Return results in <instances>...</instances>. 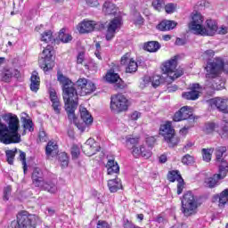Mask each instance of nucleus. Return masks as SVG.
<instances>
[{
    "label": "nucleus",
    "mask_w": 228,
    "mask_h": 228,
    "mask_svg": "<svg viewBox=\"0 0 228 228\" xmlns=\"http://www.w3.org/2000/svg\"><path fill=\"white\" fill-rule=\"evenodd\" d=\"M4 120L6 124L3 123L0 119V142L4 145H10L11 143H20V134H19V128L20 127L19 118L17 115L12 113L6 114L4 117Z\"/></svg>",
    "instance_id": "1"
},
{
    "label": "nucleus",
    "mask_w": 228,
    "mask_h": 228,
    "mask_svg": "<svg viewBox=\"0 0 228 228\" xmlns=\"http://www.w3.org/2000/svg\"><path fill=\"white\" fill-rule=\"evenodd\" d=\"M204 23V16L200 12H195L192 15V20L189 24V28L195 35H200L201 37H213L218 29L216 21L213 20H208L206 21L207 28L202 25Z\"/></svg>",
    "instance_id": "2"
},
{
    "label": "nucleus",
    "mask_w": 228,
    "mask_h": 228,
    "mask_svg": "<svg viewBox=\"0 0 228 228\" xmlns=\"http://www.w3.org/2000/svg\"><path fill=\"white\" fill-rule=\"evenodd\" d=\"M42 220L37 215H29L28 211H21L17 216V221H12L9 228H28L40 225Z\"/></svg>",
    "instance_id": "3"
},
{
    "label": "nucleus",
    "mask_w": 228,
    "mask_h": 228,
    "mask_svg": "<svg viewBox=\"0 0 228 228\" xmlns=\"http://www.w3.org/2000/svg\"><path fill=\"white\" fill-rule=\"evenodd\" d=\"M162 72L167 74L165 77L166 83H172L184 74V69L183 68L177 69V56H174L162 64Z\"/></svg>",
    "instance_id": "4"
},
{
    "label": "nucleus",
    "mask_w": 228,
    "mask_h": 228,
    "mask_svg": "<svg viewBox=\"0 0 228 228\" xmlns=\"http://www.w3.org/2000/svg\"><path fill=\"white\" fill-rule=\"evenodd\" d=\"M159 134L163 136L168 147H175L179 144L180 140L175 134V130L172 127V123L167 122L160 125Z\"/></svg>",
    "instance_id": "5"
},
{
    "label": "nucleus",
    "mask_w": 228,
    "mask_h": 228,
    "mask_svg": "<svg viewBox=\"0 0 228 228\" xmlns=\"http://www.w3.org/2000/svg\"><path fill=\"white\" fill-rule=\"evenodd\" d=\"M57 80L59 81V83H61V85H62L63 100H68L70 98L76 99L77 97V91L76 90L72 80L69 79L61 73H58Z\"/></svg>",
    "instance_id": "6"
},
{
    "label": "nucleus",
    "mask_w": 228,
    "mask_h": 228,
    "mask_svg": "<svg viewBox=\"0 0 228 228\" xmlns=\"http://www.w3.org/2000/svg\"><path fill=\"white\" fill-rule=\"evenodd\" d=\"M57 80L59 81V83H61V85H62L63 100H68L70 98L76 99L77 97V91L76 90L72 80L69 79L61 73H58Z\"/></svg>",
    "instance_id": "7"
},
{
    "label": "nucleus",
    "mask_w": 228,
    "mask_h": 228,
    "mask_svg": "<svg viewBox=\"0 0 228 228\" xmlns=\"http://www.w3.org/2000/svg\"><path fill=\"white\" fill-rule=\"evenodd\" d=\"M206 70L208 77H216L223 70L228 74V64L224 61L223 58L216 57L207 64Z\"/></svg>",
    "instance_id": "8"
},
{
    "label": "nucleus",
    "mask_w": 228,
    "mask_h": 228,
    "mask_svg": "<svg viewBox=\"0 0 228 228\" xmlns=\"http://www.w3.org/2000/svg\"><path fill=\"white\" fill-rule=\"evenodd\" d=\"M182 211L184 216H191L197 213V200L191 191H187L182 199Z\"/></svg>",
    "instance_id": "9"
},
{
    "label": "nucleus",
    "mask_w": 228,
    "mask_h": 228,
    "mask_svg": "<svg viewBox=\"0 0 228 228\" xmlns=\"http://www.w3.org/2000/svg\"><path fill=\"white\" fill-rule=\"evenodd\" d=\"M129 100L122 94L111 96L110 110L116 111V113H122V111H127L130 106Z\"/></svg>",
    "instance_id": "10"
},
{
    "label": "nucleus",
    "mask_w": 228,
    "mask_h": 228,
    "mask_svg": "<svg viewBox=\"0 0 228 228\" xmlns=\"http://www.w3.org/2000/svg\"><path fill=\"white\" fill-rule=\"evenodd\" d=\"M77 100L78 96L77 98H69L68 100H64L65 104V110L68 113V118L69 122L76 124L77 122V118H76V114L74 112L76 111V108H77Z\"/></svg>",
    "instance_id": "11"
},
{
    "label": "nucleus",
    "mask_w": 228,
    "mask_h": 228,
    "mask_svg": "<svg viewBox=\"0 0 228 228\" xmlns=\"http://www.w3.org/2000/svg\"><path fill=\"white\" fill-rule=\"evenodd\" d=\"M53 60V46L47 45L40 54L38 63L45 72L49 70V62Z\"/></svg>",
    "instance_id": "12"
},
{
    "label": "nucleus",
    "mask_w": 228,
    "mask_h": 228,
    "mask_svg": "<svg viewBox=\"0 0 228 228\" xmlns=\"http://www.w3.org/2000/svg\"><path fill=\"white\" fill-rule=\"evenodd\" d=\"M105 79L108 83L114 84L115 90H122L126 86V84L122 81L120 76L115 73L114 70L107 72Z\"/></svg>",
    "instance_id": "13"
},
{
    "label": "nucleus",
    "mask_w": 228,
    "mask_h": 228,
    "mask_svg": "<svg viewBox=\"0 0 228 228\" xmlns=\"http://www.w3.org/2000/svg\"><path fill=\"white\" fill-rule=\"evenodd\" d=\"M167 179L170 183H175L177 181V194L181 195L183 190H184V180L178 170L170 171L167 175Z\"/></svg>",
    "instance_id": "14"
},
{
    "label": "nucleus",
    "mask_w": 228,
    "mask_h": 228,
    "mask_svg": "<svg viewBox=\"0 0 228 228\" xmlns=\"http://www.w3.org/2000/svg\"><path fill=\"white\" fill-rule=\"evenodd\" d=\"M122 20L120 18H115L110 20V22L107 26V34L106 40L110 41L115 37V33H117V29H120V26H122Z\"/></svg>",
    "instance_id": "15"
},
{
    "label": "nucleus",
    "mask_w": 228,
    "mask_h": 228,
    "mask_svg": "<svg viewBox=\"0 0 228 228\" xmlns=\"http://www.w3.org/2000/svg\"><path fill=\"white\" fill-rule=\"evenodd\" d=\"M202 87H200V84H192L191 86V90L188 92H184L182 94V97L186 99V101H197L200 96V91Z\"/></svg>",
    "instance_id": "16"
},
{
    "label": "nucleus",
    "mask_w": 228,
    "mask_h": 228,
    "mask_svg": "<svg viewBox=\"0 0 228 228\" xmlns=\"http://www.w3.org/2000/svg\"><path fill=\"white\" fill-rule=\"evenodd\" d=\"M82 151H84L86 156H94V154L101 151V147L94 139L89 138L82 147Z\"/></svg>",
    "instance_id": "17"
},
{
    "label": "nucleus",
    "mask_w": 228,
    "mask_h": 228,
    "mask_svg": "<svg viewBox=\"0 0 228 228\" xmlns=\"http://www.w3.org/2000/svg\"><path fill=\"white\" fill-rule=\"evenodd\" d=\"M188 118L191 120L193 114L190 110V107L183 106L174 115L173 120L175 122H181L182 120H188Z\"/></svg>",
    "instance_id": "18"
},
{
    "label": "nucleus",
    "mask_w": 228,
    "mask_h": 228,
    "mask_svg": "<svg viewBox=\"0 0 228 228\" xmlns=\"http://www.w3.org/2000/svg\"><path fill=\"white\" fill-rule=\"evenodd\" d=\"M129 53H126L123 57H121V65H127L126 69V72L128 74H133L138 70V63L134 61V60L129 57Z\"/></svg>",
    "instance_id": "19"
},
{
    "label": "nucleus",
    "mask_w": 228,
    "mask_h": 228,
    "mask_svg": "<svg viewBox=\"0 0 228 228\" xmlns=\"http://www.w3.org/2000/svg\"><path fill=\"white\" fill-rule=\"evenodd\" d=\"M132 154L134 158H145V159H149L152 156V151L151 148L145 145H142L141 147H133Z\"/></svg>",
    "instance_id": "20"
},
{
    "label": "nucleus",
    "mask_w": 228,
    "mask_h": 228,
    "mask_svg": "<svg viewBox=\"0 0 228 228\" xmlns=\"http://www.w3.org/2000/svg\"><path fill=\"white\" fill-rule=\"evenodd\" d=\"M97 24L94 20H84L81 23L78 24V31L79 33H92L94 29L97 28Z\"/></svg>",
    "instance_id": "21"
},
{
    "label": "nucleus",
    "mask_w": 228,
    "mask_h": 228,
    "mask_svg": "<svg viewBox=\"0 0 228 228\" xmlns=\"http://www.w3.org/2000/svg\"><path fill=\"white\" fill-rule=\"evenodd\" d=\"M50 101L52 102V108L56 115H60L61 113V102H60V98H58V94L56 91H50Z\"/></svg>",
    "instance_id": "22"
},
{
    "label": "nucleus",
    "mask_w": 228,
    "mask_h": 228,
    "mask_svg": "<svg viewBox=\"0 0 228 228\" xmlns=\"http://www.w3.org/2000/svg\"><path fill=\"white\" fill-rule=\"evenodd\" d=\"M211 104L219 111H223V113H228V99L215 98L211 100Z\"/></svg>",
    "instance_id": "23"
},
{
    "label": "nucleus",
    "mask_w": 228,
    "mask_h": 228,
    "mask_svg": "<svg viewBox=\"0 0 228 228\" xmlns=\"http://www.w3.org/2000/svg\"><path fill=\"white\" fill-rule=\"evenodd\" d=\"M20 76L21 74H20V71H19V69H10L5 70L2 74V81H4V83H10V81H12V77L20 79Z\"/></svg>",
    "instance_id": "24"
},
{
    "label": "nucleus",
    "mask_w": 228,
    "mask_h": 228,
    "mask_svg": "<svg viewBox=\"0 0 228 228\" xmlns=\"http://www.w3.org/2000/svg\"><path fill=\"white\" fill-rule=\"evenodd\" d=\"M33 184L37 188H40L44 184V174L42 169L36 167L32 173Z\"/></svg>",
    "instance_id": "25"
},
{
    "label": "nucleus",
    "mask_w": 228,
    "mask_h": 228,
    "mask_svg": "<svg viewBox=\"0 0 228 228\" xmlns=\"http://www.w3.org/2000/svg\"><path fill=\"white\" fill-rule=\"evenodd\" d=\"M213 202H219V208H224L228 202V189H224L220 194L215 195Z\"/></svg>",
    "instance_id": "26"
},
{
    "label": "nucleus",
    "mask_w": 228,
    "mask_h": 228,
    "mask_svg": "<svg viewBox=\"0 0 228 228\" xmlns=\"http://www.w3.org/2000/svg\"><path fill=\"white\" fill-rule=\"evenodd\" d=\"M39 188H43L45 191H48V193H52L53 195L58 193V186L56 185V183L53 181L43 182Z\"/></svg>",
    "instance_id": "27"
},
{
    "label": "nucleus",
    "mask_w": 228,
    "mask_h": 228,
    "mask_svg": "<svg viewBox=\"0 0 228 228\" xmlns=\"http://www.w3.org/2000/svg\"><path fill=\"white\" fill-rule=\"evenodd\" d=\"M40 89V77H38V73L37 71H33L30 77V90L32 92H38Z\"/></svg>",
    "instance_id": "28"
},
{
    "label": "nucleus",
    "mask_w": 228,
    "mask_h": 228,
    "mask_svg": "<svg viewBox=\"0 0 228 228\" xmlns=\"http://www.w3.org/2000/svg\"><path fill=\"white\" fill-rule=\"evenodd\" d=\"M175 26H177V22L174 21V20H163L161 21L158 26V29H159V31H170V29H174V28H175Z\"/></svg>",
    "instance_id": "29"
},
{
    "label": "nucleus",
    "mask_w": 228,
    "mask_h": 228,
    "mask_svg": "<svg viewBox=\"0 0 228 228\" xmlns=\"http://www.w3.org/2000/svg\"><path fill=\"white\" fill-rule=\"evenodd\" d=\"M221 164L219 165V174L216 175L217 179H225L228 174V162L225 159H221Z\"/></svg>",
    "instance_id": "30"
},
{
    "label": "nucleus",
    "mask_w": 228,
    "mask_h": 228,
    "mask_svg": "<svg viewBox=\"0 0 228 228\" xmlns=\"http://www.w3.org/2000/svg\"><path fill=\"white\" fill-rule=\"evenodd\" d=\"M106 167L109 175L120 172V167H118V163L115 162V159H109Z\"/></svg>",
    "instance_id": "31"
},
{
    "label": "nucleus",
    "mask_w": 228,
    "mask_h": 228,
    "mask_svg": "<svg viewBox=\"0 0 228 228\" xmlns=\"http://www.w3.org/2000/svg\"><path fill=\"white\" fill-rule=\"evenodd\" d=\"M79 111L80 117L85 124H92V122H94V118H92V115L88 112L86 108L80 106Z\"/></svg>",
    "instance_id": "32"
},
{
    "label": "nucleus",
    "mask_w": 228,
    "mask_h": 228,
    "mask_svg": "<svg viewBox=\"0 0 228 228\" xmlns=\"http://www.w3.org/2000/svg\"><path fill=\"white\" fill-rule=\"evenodd\" d=\"M108 186L111 193H116V191H118V190L122 188V183H120V179L116 178V179L109 180Z\"/></svg>",
    "instance_id": "33"
},
{
    "label": "nucleus",
    "mask_w": 228,
    "mask_h": 228,
    "mask_svg": "<svg viewBox=\"0 0 228 228\" xmlns=\"http://www.w3.org/2000/svg\"><path fill=\"white\" fill-rule=\"evenodd\" d=\"M160 48L161 45L158 41H150L144 45V49L148 53H158Z\"/></svg>",
    "instance_id": "34"
},
{
    "label": "nucleus",
    "mask_w": 228,
    "mask_h": 228,
    "mask_svg": "<svg viewBox=\"0 0 228 228\" xmlns=\"http://www.w3.org/2000/svg\"><path fill=\"white\" fill-rule=\"evenodd\" d=\"M102 10L106 15H115V13H117V6L110 1L104 3Z\"/></svg>",
    "instance_id": "35"
},
{
    "label": "nucleus",
    "mask_w": 228,
    "mask_h": 228,
    "mask_svg": "<svg viewBox=\"0 0 228 228\" xmlns=\"http://www.w3.org/2000/svg\"><path fill=\"white\" fill-rule=\"evenodd\" d=\"M45 152L47 156H57L58 155V145L53 142H48Z\"/></svg>",
    "instance_id": "36"
},
{
    "label": "nucleus",
    "mask_w": 228,
    "mask_h": 228,
    "mask_svg": "<svg viewBox=\"0 0 228 228\" xmlns=\"http://www.w3.org/2000/svg\"><path fill=\"white\" fill-rule=\"evenodd\" d=\"M97 90V87L95 86V84L94 82L87 80V83L86 84V86L83 88L81 92V95H88V94H94Z\"/></svg>",
    "instance_id": "37"
},
{
    "label": "nucleus",
    "mask_w": 228,
    "mask_h": 228,
    "mask_svg": "<svg viewBox=\"0 0 228 228\" xmlns=\"http://www.w3.org/2000/svg\"><path fill=\"white\" fill-rule=\"evenodd\" d=\"M66 29L62 28L59 32V40L62 42V44H69V42H72V36L69 33L65 32Z\"/></svg>",
    "instance_id": "38"
},
{
    "label": "nucleus",
    "mask_w": 228,
    "mask_h": 228,
    "mask_svg": "<svg viewBox=\"0 0 228 228\" xmlns=\"http://www.w3.org/2000/svg\"><path fill=\"white\" fill-rule=\"evenodd\" d=\"M22 127L24 128L22 134H26V131H29L30 133H32V131H35V128L33 127V121L31 119L22 118Z\"/></svg>",
    "instance_id": "39"
},
{
    "label": "nucleus",
    "mask_w": 228,
    "mask_h": 228,
    "mask_svg": "<svg viewBox=\"0 0 228 228\" xmlns=\"http://www.w3.org/2000/svg\"><path fill=\"white\" fill-rule=\"evenodd\" d=\"M145 79L146 81H151L154 88H156L157 86H159L161 83H163V78L159 75H155L151 77H146Z\"/></svg>",
    "instance_id": "40"
},
{
    "label": "nucleus",
    "mask_w": 228,
    "mask_h": 228,
    "mask_svg": "<svg viewBox=\"0 0 228 228\" xmlns=\"http://www.w3.org/2000/svg\"><path fill=\"white\" fill-rule=\"evenodd\" d=\"M218 181H220V178L216 177V175H214L213 177L205 180V186L207 188H215V186L218 185Z\"/></svg>",
    "instance_id": "41"
},
{
    "label": "nucleus",
    "mask_w": 228,
    "mask_h": 228,
    "mask_svg": "<svg viewBox=\"0 0 228 228\" xmlns=\"http://www.w3.org/2000/svg\"><path fill=\"white\" fill-rule=\"evenodd\" d=\"M225 152H227V147H225V146H219V147L216 148V161L222 162V159H224L223 158H224V154H225Z\"/></svg>",
    "instance_id": "42"
},
{
    "label": "nucleus",
    "mask_w": 228,
    "mask_h": 228,
    "mask_svg": "<svg viewBox=\"0 0 228 228\" xmlns=\"http://www.w3.org/2000/svg\"><path fill=\"white\" fill-rule=\"evenodd\" d=\"M41 40L45 44H49V42H53L54 38L53 37V32L51 30H46L43 34H41Z\"/></svg>",
    "instance_id": "43"
},
{
    "label": "nucleus",
    "mask_w": 228,
    "mask_h": 228,
    "mask_svg": "<svg viewBox=\"0 0 228 228\" xmlns=\"http://www.w3.org/2000/svg\"><path fill=\"white\" fill-rule=\"evenodd\" d=\"M15 154H17V149L15 151L9 150L5 151V156L7 158V163L9 165H12L13 159H15Z\"/></svg>",
    "instance_id": "44"
},
{
    "label": "nucleus",
    "mask_w": 228,
    "mask_h": 228,
    "mask_svg": "<svg viewBox=\"0 0 228 228\" xmlns=\"http://www.w3.org/2000/svg\"><path fill=\"white\" fill-rule=\"evenodd\" d=\"M216 129H218V124H216V123H207L205 125V132L208 134H210V133L216 131Z\"/></svg>",
    "instance_id": "45"
},
{
    "label": "nucleus",
    "mask_w": 228,
    "mask_h": 228,
    "mask_svg": "<svg viewBox=\"0 0 228 228\" xmlns=\"http://www.w3.org/2000/svg\"><path fill=\"white\" fill-rule=\"evenodd\" d=\"M201 152L204 161L209 163V161H211V152H213V151L211 149H202Z\"/></svg>",
    "instance_id": "46"
},
{
    "label": "nucleus",
    "mask_w": 228,
    "mask_h": 228,
    "mask_svg": "<svg viewBox=\"0 0 228 228\" xmlns=\"http://www.w3.org/2000/svg\"><path fill=\"white\" fill-rule=\"evenodd\" d=\"M164 5L165 3L163 2V0H152V6L154 10H157V12H161Z\"/></svg>",
    "instance_id": "47"
},
{
    "label": "nucleus",
    "mask_w": 228,
    "mask_h": 228,
    "mask_svg": "<svg viewBox=\"0 0 228 228\" xmlns=\"http://www.w3.org/2000/svg\"><path fill=\"white\" fill-rule=\"evenodd\" d=\"M59 159L61 161V167H63L64 168L66 167H69V157L66 153H61L59 157Z\"/></svg>",
    "instance_id": "48"
},
{
    "label": "nucleus",
    "mask_w": 228,
    "mask_h": 228,
    "mask_svg": "<svg viewBox=\"0 0 228 228\" xmlns=\"http://www.w3.org/2000/svg\"><path fill=\"white\" fill-rule=\"evenodd\" d=\"M194 161L195 160H194L193 157H191L190 154H186L182 159V163L183 165H192V163H194Z\"/></svg>",
    "instance_id": "49"
},
{
    "label": "nucleus",
    "mask_w": 228,
    "mask_h": 228,
    "mask_svg": "<svg viewBox=\"0 0 228 228\" xmlns=\"http://www.w3.org/2000/svg\"><path fill=\"white\" fill-rule=\"evenodd\" d=\"M20 159L23 165V172L26 174V170H28V166L26 165V152L20 151Z\"/></svg>",
    "instance_id": "50"
},
{
    "label": "nucleus",
    "mask_w": 228,
    "mask_h": 228,
    "mask_svg": "<svg viewBox=\"0 0 228 228\" xmlns=\"http://www.w3.org/2000/svg\"><path fill=\"white\" fill-rule=\"evenodd\" d=\"M12 195V186L7 185L4 188V200H9Z\"/></svg>",
    "instance_id": "51"
},
{
    "label": "nucleus",
    "mask_w": 228,
    "mask_h": 228,
    "mask_svg": "<svg viewBox=\"0 0 228 228\" xmlns=\"http://www.w3.org/2000/svg\"><path fill=\"white\" fill-rule=\"evenodd\" d=\"M79 154H81V152L79 151V147H77V145H73L71 148L72 158L74 159H77V158H79Z\"/></svg>",
    "instance_id": "52"
},
{
    "label": "nucleus",
    "mask_w": 228,
    "mask_h": 228,
    "mask_svg": "<svg viewBox=\"0 0 228 228\" xmlns=\"http://www.w3.org/2000/svg\"><path fill=\"white\" fill-rule=\"evenodd\" d=\"M87 83H88V79L79 78L76 84H77V86H78V88L81 90V92H83V88H85Z\"/></svg>",
    "instance_id": "53"
},
{
    "label": "nucleus",
    "mask_w": 228,
    "mask_h": 228,
    "mask_svg": "<svg viewBox=\"0 0 228 228\" xmlns=\"http://www.w3.org/2000/svg\"><path fill=\"white\" fill-rule=\"evenodd\" d=\"M133 22L134 24V26H137L138 28H142V26H143V23L145 22V20H143V18H142V16H137L136 20H133Z\"/></svg>",
    "instance_id": "54"
},
{
    "label": "nucleus",
    "mask_w": 228,
    "mask_h": 228,
    "mask_svg": "<svg viewBox=\"0 0 228 228\" xmlns=\"http://www.w3.org/2000/svg\"><path fill=\"white\" fill-rule=\"evenodd\" d=\"M138 143V138L136 137H132L131 135L126 137V144L127 145H136Z\"/></svg>",
    "instance_id": "55"
},
{
    "label": "nucleus",
    "mask_w": 228,
    "mask_h": 228,
    "mask_svg": "<svg viewBox=\"0 0 228 228\" xmlns=\"http://www.w3.org/2000/svg\"><path fill=\"white\" fill-rule=\"evenodd\" d=\"M165 10L167 13H174L175 12V4H167L165 6Z\"/></svg>",
    "instance_id": "56"
},
{
    "label": "nucleus",
    "mask_w": 228,
    "mask_h": 228,
    "mask_svg": "<svg viewBox=\"0 0 228 228\" xmlns=\"http://www.w3.org/2000/svg\"><path fill=\"white\" fill-rule=\"evenodd\" d=\"M216 32L218 33V35H227L228 28L227 26L222 25L221 27L217 28Z\"/></svg>",
    "instance_id": "57"
},
{
    "label": "nucleus",
    "mask_w": 228,
    "mask_h": 228,
    "mask_svg": "<svg viewBox=\"0 0 228 228\" xmlns=\"http://www.w3.org/2000/svg\"><path fill=\"white\" fill-rule=\"evenodd\" d=\"M221 138H227L228 137V126H224L221 132L219 133Z\"/></svg>",
    "instance_id": "58"
},
{
    "label": "nucleus",
    "mask_w": 228,
    "mask_h": 228,
    "mask_svg": "<svg viewBox=\"0 0 228 228\" xmlns=\"http://www.w3.org/2000/svg\"><path fill=\"white\" fill-rule=\"evenodd\" d=\"M86 3L92 8L99 6V0H86Z\"/></svg>",
    "instance_id": "59"
},
{
    "label": "nucleus",
    "mask_w": 228,
    "mask_h": 228,
    "mask_svg": "<svg viewBox=\"0 0 228 228\" xmlns=\"http://www.w3.org/2000/svg\"><path fill=\"white\" fill-rule=\"evenodd\" d=\"M74 124H75V126H77V129H79V131H81V133H83L85 131L86 126L88 125L85 122L84 123H77V121H76V123H74Z\"/></svg>",
    "instance_id": "60"
},
{
    "label": "nucleus",
    "mask_w": 228,
    "mask_h": 228,
    "mask_svg": "<svg viewBox=\"0 0 228 228\" xmlns=\"http://www.w3.org/2000/svg\"><path fill=\"white\" fill-rule=\"evenodd\" d=\"M142 117V113L138 111H134L132 114H130L131 120H138Z\"/></svg>",
    "instance_id": "61"
},
{
    "label": "nucleus",
    "mask_w": 228,
    "mask_h": 228,
    "mask_svg": "<svg viewBox=\"0 0 228 228\" xmlns=\"http://www.w3.org/2000/svg\"><path fill=\"white\" fill-rule=\"evenodd\" d=\"M39 140L40 142H47V134H45V131H39Z\"/></svg>",
    "instance_id": "62"
},
{
    "label": "nucleus",
    "mask_w": 228,
    "mask_h": 228,
    "mask_svg": "<svg viewBox=\"0 0 228 228\" xmlns=\"http://www.w3.org/2000/svg\"><path fill=\"white\" fill-rule=\"evenodd\" d=\"M97 228H110V224L106 221H98Z\"/></svg>",
    "instance_id": "63"
},
{
    "label": "nucleus",
    "mask_w": 228,
    "mask_h": 228,
    "mask_svg": "<svg viewBox=\"0 0 228 228\" xmlns=\"http://www.w3.org/2000/svg\"><path fill=\"white\" fill-rule=\"evenodd\" d=\"M156 142V139L154 137H148L146 139V143L148 144L147 147H152V145H154V143Z\"/></svg>",
    "instance_id": "64"
}]
</instances>
